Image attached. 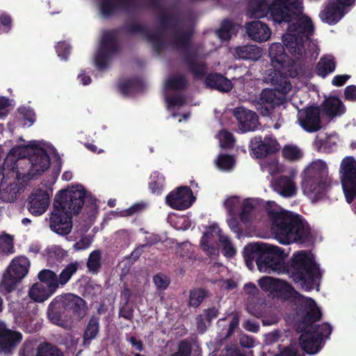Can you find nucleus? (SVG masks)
I'll list each match as a JSON object with an SVG mask.
<instances>
[{
  "mask_svg": "<svg viewBox=\"0 0 356 356\" xmlns=\"http://www.w3.org/2000/svg\"><path fill=\"white\" fill-rule=\"evenodd\" d=\"M49 204V193L41 189L31 193L29 197L27 208L33 216H38L44 213Z\"/></svg>",
  "mask_w": 356,
  "mask_h": 356,
  "instance_id": "23",
  "label": "nucleus"
},
{
  "mask_svg": "<svg viewBox=\"0 0 356 356\" xmlns=\"http://www.w3.org/2000/svg\"><path fill=\"white\" fill-rule=\"evenodd\" d=\"M341 186L347 202L356 198V161L353 156H346L341 162L339 170Z\"/></svg>",
  "mask_w": 356,
  "mask_h": 356,
  "instance_id": "12",
  "label": "nucleus"
},
{
  "mask_svg": "<svg viewBox=\"0 0 356 356\" xmlns=\"http://www.w3.org/2000/svg\"><path fill=\"white\" fill-rule=\"evenodd\" d=\"M218 232L219 241L222 245V252L223 255L227 258L233 257L236 254V250L229 238L222 234L220 230Z\"/></svg>",
  "mask_w": 356,
  "mask_h": 356,
  "instance_id": "44",
  "label": "nucleus"
},
{
  "mask_svg": "<svg viewBox=\"0 0 356 356\" xmlns=\"http://www.w3.org/2000/svg\"><path fill=\"white\" fill-rule=\"evenodd\" d=\"M220 143L222 148H232L235 143L233 134L226 130L222 131L220 134Z\"/></svg>",
  "mask_w": 356,
  "mask_h": 356,
  "instance_id": "50",
  "label": "nucleus"
},
{
  "mask_svg": "<svg viewBox=\"0 0 356 356\" xmlns=\"http://www.w3.org/2000/svg\"><path fill=\"white\" fill-rule=\"evenodd\" d=\"M220 356H246V355L242 353L237 348L230 346L221 350Z\"/></svg>",
  "mask_w": 356,
  "mask_h": 356,
  "instance_id": "58",
  "label": "nucleus"
},
{
  "mask_svg": "<svg viewBox=\"0 0 356 356\" xmlns=\"http://www.w3.org/2000/svg\"><path fill=\"white\" fill-rule=\"evenodd\" d=\"M324 115L330 119L341 116L346 111V106L342 101L336 96L325 97L323 103L318 106Z\"/></svg>",
  "mask_w": 356,
  "mask_h": 356,
  "instance_id": "25",
  "label": "nucleus"
},
{
  "mask_svg": "<svg viewBox=\"0 0 356 356\" xmlns=\"http://www.w3.org/2000/svg\"><path fill=\"white\" fill-rule=\"evenodd\" d=\"M298 122L303 130L314 133L321 129V109L316 106H307L298 113Z\"/></svg>",
  "mask_w": 356,
  "mask_h": 356,
  "instance_id": "15",
  "label": "nucleus"
},
{
  "mask_svg": "<svg viewBox=\"0 0 356 356\" xmlns=\"http://www.w3.org/2000/svg\"><path fill=\"white\" fill-rule=\"evenodd\" d=\"M164 183V176L159 172H154L150 176L149 188L152 193L161 194L163 188Z\"/></svg>",
  "mask_w": 356,
  "mask_h": 356,
  "instance_id": "42",
  "label": "nucleus"
},
{
  "mask_svg": "<svg viewBox=\"0 0 356 356\" xmlns=\"http://www.w3.org/2000/svg\"><path fill=\"white\" fill-rule=\"evenodd\" d=\"M287 31L282 36L284 45L292 56L299 59L306 54L310 44L309 35L313 31L312 21L307 16H302L289 24Z\"/></svg>",
  "mask_w": 356,
  "mask_h": 356,
  "instance_id": "8",
  "label": "nucleus"
},
{
  "mask_svg": "<svg viewBox=\"0 0 356 356\" xmlns=\"http://www.w3.org/2000/svg\"><path fill=\"white\" fill-rule=\"evenodd\" d=\"M80 267V262L74 261L68 264L65 268L62 270L58 276H57V280L58 286H64L66 284L71 277L74 275Z\"/></svg>",
  "mask_w": 356,
  "mask_h": 356,
  "instance_id": "37",
  "label": "nucleus"
},
{
  "mask_svg": "<svg viewBox=\"0 0 356 356\" xmlns=\"http://www.w3.org/2000/svg\"><path fill=\"white\" fill-rule=\"evenodd\" d=\"M207 296L205 289L197 288L191 290L189 293L188 305L195 308L198 307Z\"/></svg>",
  "mask_w": 356,
  "mask_h": 356,
  "instance_id": "43",
  "label": "nucleus"
},
{
  "mask_svg": "<svg viewBox=\"0 0 356 356\" xmlns=\"http://www.w3.org/2000/svg\"><path fill=\"white\" fill-rule=\"evenodd\" d=\"M275 190L284 197H290L296 194V186L292 179L282 175L275 181Z\"/></svg>",
  "mask_w": 356,
  "mask_h": 356,
  "instance_id": "30",
  "label": "nucleus"
},
{
  "mask_svg": "<svg viewBox=\"0 0 356 356\" xmlns=\"http://www.w3.org/2000/svg\"><path fill=\"white\" fill-rule=\"evenodd\" d=\"M17 111L21 118L25 121L24 125L28 124V126L30 127L35 122L36 116L33 108L22 106H20Z\"/></svg>",
  "mask_w": 356,
  "mask_h": 356,
  "instance_id": "46",
  "label": "nucleus"
},
{
  "mask_svg": "<svg viewBox=\"0 0 356 356\" xmlns=\"http://www.w3.org/2000/svg\"><path fill=\"white\" fill-rule=\"evenodd\" d=\"M70 204L65 191H60L56 193L49 219V227L51 231L61 236L69 234L72 229L74 209Z\"/></svg>",
  "mask_w": 356,
  "mask_h": 356,
  "instance_id": "9",
  "label": "nucleus"
},
{
  "mask_svg": "<svg viewBox=\"0 0 356 356\" xmlns=\"http://www.w3.org/2000/svg\"><path fill=\"white\" fill-rule=\"evenodd\" d=\"M243 257L247 266L255 260L258 270L266 273H286L293 282L305 291L313 290L321 277L319 265L309 250H299L284 261L286 257L278 247L263 243L245 246Z\"/></svg>",
  "mask_w": 356,
  "mask_h": 356,
  "instance_id": "1",
  "label": "nucleus"
},
{
  "mask_svg": "<svg viewBox=\"0 0 356 356\" xmlns=\"http://www.w3.org/2000/svg\"><path fill=\"white\" fill-rule=\"evenodd\" d=\"M250 147L257 159H263L279 152L280 145L275 138L266 136H255L250 140Z\"/></svg>",
  "mask_w": 356,
  "mask_h": 356,
  "instance_id": "18",
  "label": "nucleus"
},
{
  "mask_svg": "<svg viewBox=\"0 0 356 356\" xmlns=\"http://www.w3.org/2000/svg\"><path fill=\"white\" fill-rule=\"evenodd\" d=\"M345 8L346 6L334 1L321 13L320 17L323 22L329 24H335L344 15Z\"/></svg>",
  "mask_w": 356,
  "mask_h": 356,
  "instance_id": "28",
  "label": "nucleus"
},
{
  "mask_svg": "<svg viewBox=\"0 0 356 356\" xmlns=\"http://www.w3.org/2000/svg\"><path fill=\"white\" fill-rule=\"evenodd\" d=\"M61 301L69 314H74L83 318L86 315L87 308L86 301L81 297L73 293H67L59 296Z\"/></svg>",
  "mask_w": 356,
  "mask_h": 356,
  "instance_id": "24",
  "label": "nucleus"
},
{
  "mask_svg": "<svg viewBox=\"0 0 356 356\" xmlns=\"http://www.w3.org/2000/svg\"><path fill=\"white\" fill-rule=\"evenodd\" d=\"M153 282L159 290H165L170 284V280L163 274L155 275L153 277Z\"/></svg>",
  "mask_w": 356,
  "mask_h": 356,
  "instance_id": "53",
  "label": "nucleus"
},
{
  "mask_svg": "<svg viewBox=\"0 0 356 356\" xmlns=\"http://www.w3.org/2000/svg\"><path fill=\"white\" fill-rule=\"evenodd\" d=\"M194 200L195 197L189 186H179L165 197L166 204L172 209L179 211L188 209Z\"/></svg>",
  "mask_w": 356,
  "mask_h": 356,
  "instance_id": "17",
  "label": "nucleus"
},
{
  "mask_svg": "<svg viewBox=\"0 0 356 356\" xmlns=\"http://www.w3.org/2000/svg\"><path fill=\"white\" fill-rule=\"evenodd\" d=\"M186 87H188V82L183 76H172L165 81L166 89H182Z\"/></svg>",
  "mask_w": 356,
  "mask_h": 356,
  "instance_id": "47",
  "label": "nucleus"
},
{
  "mask_svg": "<svg viewBox=\"0 0 356 356\" xmlns=\"http://www.w3.org/2000/svg\"><path fill=\"white\" fill-rule=\"evenodd\" d=\"M63 191H65L66 197L70 203V205L72 206L74 215H77L81 212L84 204L88 206L96 204L97 200L90 193L87 192L82 185H77L71 189H64Z\"/></svg>",
  "mask_w": 356,
  "mask_h": 356,
  "instance_id": "16",
  "label": "nucleus"
},
{
  "mask_svg": "<svg viewBox=\"0 0 356 356\" xmlns=\"http://www.w3.org/2000/svg\"><path fill=\"white\" fill-rule=\"evenodd\" d=\"M335 69V63L330 56L322 58L316 68L317 74L323 77L325 76L327 74L333 72Z\"/></svg>",
  "mask_w": 356,
  "mask_h": 356,
  "instance_id": "39",
  "label": "nucleus"
},
{
  "mask_svg": "<svg viewBox=\"0 0 356 356\" xmlns=\"http://www.w3.org/2000/svg\"><path fill=\"white\" fill-rule=\"evenodd\" d=\"M102 253L99 250H93L89 255L86 263L88 271L97 274L102 267L101 263Z\"/></svg>",
  "mask_w": 356,
  "mask_h": 356,
  "instance_id": "41",
  "label": "nucleus"
},
{
  "mask_svg": "<svg viewBox=\"0 0 356 356\" xmlns=\"http://www.w3.org/2000/svg\"><path fill=\"white\" fill-rule=\"evenodd\" d=\"M233 115L237 120L239 128L243 132L254 131L259 125V119L256 113L243 107L235 108Z\"/></svg>",
  "mask_w": 356,
  "mask_h": 356,
  "instance_id": "22",
  "label": "nucleus"
},
{
  "mask_svg": "<svg viewBox=\"0 0 356 356\" xmlns=\"http://www.w3.org/2000/svg\"><path fill=\"white\" fill-rule=\"evenodd\" d=\"M57 52L58 56L63 58H67V55L70 53V47L65 42H59L56 47Z\"/></svg>",
  "mask_w": 356,
  "mask_h": 356,
  "instance_id": "61",
  "label": "nucleus"
},
{
  "mask_svg": "<svg viewBox=\"0 0 356 356\" xmlns=\"http://www.w3.org/2000/svg\"><path fill=\"white\" fill-rule=\"evenodd\" d=\"M268 214L271 234L280 244L303 243L308 239L309 229L305 225L300 215L286 210H271Z\"/></svg>",
  "mask_w": 356,
  "mask_h": 356,
  "instance_id": "2",
  "label": "nucleus"
},
{
  "mask_svg": "<svg viewBox=\"0 0 356 356\" xmlns=\"http://www.w3.org/2000/svg\"><path fill=\"white\" fill-rule=\"evenodd\" d=\"M191 35L192 31H186L178 25L170 14L162 13L159 28L148 33L147 37L155 49L159 51L168 45L177 49L183 48L188 43Z\"/></svg>",
  "mask_w": 356,
  "mask_h": 356,
  "instance_id": "4",
  "label": "nucleus"
},
{
  "mask_svg": "<svg viewBox=\"0 0 356 356\" xmlns=\"http://www.w3.org/2000/svg\"><path fill=\"white\" fill-rule=\"evenodd\" d=\"M304 308V310L305 311V314L302 318V323L303 325H305L309 330L314 332L316 336L318 337H321L322 340L323 339V337L328 338L332 332V327L331 325L327 323H323L321 325H315L314 323L316 321H318L322 316L321 312L318 307L316 306V303L315 302V306L312 308V311L317 309L320 312L319 318L312 321L310 319L309 321H306L305 320V316H307V313L309 312V309H307L306 307H302Z\"/></svg>",
  "mask_w": 356,
  "mask_h": 356,
  "instance_id": "26",
  "label": "nucleus"
},
{
  "mask_svg": "<svg viewBox=\"0 0 356 356\" xmlns=\"http://www.w3.org/2000/svg\"><path fill=\"white\" fill-rule=\"evenodd\" d=\"M184 90H164L163 97L167 109L170 111L179 108L187 104V97L183 94Z\"/></svg>",
  "mask_w": 356,
  "mask_h": 356,
  "instance_id": "29",
  "label": "nucleus"
},
{
  "mask_svg": "<svg viewBox=\"0 0 356 356\" xmlns=\"http://www.w3.org/2000/svg\"><path fill=\"white\" fill-rule=\"evenodd\" d=\"M233 54L235 58L256 60L261 56V50L256 45H244L236 47Z\"/></svg>",
  "mask_w": 356,
  "mask_h": 356,
  "instance_id": "32",
  "label": "nucleus"
},
{
  "mask_svg": "<svg viewBox=\"0 0 356 356\" xmlns=\"http://www.w3.org/2000/svg\"><path fill=\"white\" fill-rule=\"evenodd\" d=\"M118 50L117 36L114 31H106L95 56V64L99 70L106 67L111 55Z\"/></svg>",
  "mask_w": 356,
  "mask_h": 356,
  "instance_id": "14",
  "label": "nucleus"
},
{
  "mask_svg": "<svg viewBox=\"0 0 356 356\" xmlns=\"http://www.w3.org/2000/svg\"><path fill=\"white\" fill-rule=\"evenodd\" d=\"M192 343L188 339H183L178 344L177 351L171 356H191Z\"/></svg>",
  "mask_w": 356,
  "mask_h": 356,
  "instance_id": "48",
  "label": "nucleus"
},
{
  "mask_svg": "<svg viewBox=\"0 0 356 356\" xmlns=\"http://www.w3.org/2000/svg\"><path fill=\"white\" fill-rule=\"evenodd\" d=\"M243 328L249 332H258L259 330V325L253 321L248 320L243 323Z\"/></svg>",
  "mask_w": 356,
  "mask_h": 356,
  "instance_id": "64",
  "label": "nucleus"
},
{
  "mask_svg": "<svg viewBox=\"0 0 356 356\" xmlns=\"http://www.w3.org/2000/svg\"><path fill=\"white\" fill-rule=\"evenodd\" d=\"M247 33L249 37L257 42H265L271 35L270 29L268 26L260 22L254 21L247 25Z\"/></svg>",
  "mask_w": 356,
  "mask_h": 356,
  "instance_id": "27",
  "label": "nucleus"
},
{
  "mask_svg": "<svg viewBox=\"0 0 356 356\" xmlns=\"http://www.w3.org/2000/svg\"><path fill=\"white\" fill-rule=\"evenodd\" d=\"M258 283L259 287L268 293V296L281 298L289 300L297 306L306 307L309 309V311L305 318L306 321H309L310 319L314 321L319 318L320 312L318 310L315 309L314 312H312V308L315 306L314 300L304 296L286 281L266 276L261 277Z\"/></svg>",
  "mask_w": 356,
  "mask_h": 356,
  "instance_id": "5",
  "label": "nucleus"
},
{
  "mask_svg": "<svg viewBox=\"0 0 356 356\" xmlns=\"http://www.w3.org/2000/svg\"><path fill=\"white\" fill-rule=\"evenodd\" d=\"M300 176L303 193L313 196L316 200H319L325 195L332 182V179L328 175L327 165L321 160L311 163Z\"/></svg>",
  "mask_w": 356,
  "mask_h": 356,
  "instance_id": "7",
  "label": "nucleus"
},
{
  "mask_svg": "<svg viewBox=\"0 0 356 356\" xmlns=\"http://www.w3.org/2000/svg\"><path fill=\"white\" fill-rule=\"evenodd\" d=\"M91 239L88 236L81 237V239L73 245V248L76 251L86 250L90 245Z\"/></svg>",
  "mask_w": 356,
  "mask_h": 356,
  "instance_id": "57",
  "label": "nucleus"
},
{
  "mask_svg": "<svg viewBox=\"0 0 356 356\" xmlns=\"http://www.w3.org/2000/svg\"><path fill=\"white\" fill-rule=\"evenodd\" d=\"M22 340L21 332L7 327L6 324L0 321V350L4 353H11Z\"/></svg>",
  "mask_w": 356,
  "mask_h": 356,
  "instance_id": "19",
  "label": "nucleus"
},
{
  "mask_svg": "<svg viewBox=\"0 0 356 356\" xmlns=\"http://www.w3.org/2000/svg\"><path fill=\"white\" fill-rule=\"evenodd\" d=\"M35 149L33 155L30 159L31 168L28 171L30 179H35L46 171L50 165V157L46 149L38 148L36 142L28 145H17L10 149L7 156L15 158L17 160L26 157L28 149Z\"/></svg>",
  "mask_w": 356,
  "mask_h": 356,
  "instance_id": "10",
  "label": "nucleus"
},
{
  "mask_svg": "<svg viewBox=\"0 0 356 356\" xmlns=\"http://www.w3.org/2000/svg\"><path fill=\"white\" fill-rule=\"evenodd\" d=\"M298 330L302 332L299 337L301 348L309 355L316 354L322 348V339L316 336L302 323L298 325Z\"/></svg>",
  "mask_w": 356,
  "mask_h": 356,
  "instance_id": "20",
  "label": "nucleus"
},
{
  "mask_svg": "<svg viewBox=\"0 0 356 356\" xmlns=\"http://www.w3.org/2000/svg\"><path fill=\"white\" fill-rule=\"evenodd\" d=\"M218 314H219L218 309L216 307H213L204 309L203 311V314L202 315L204 316L207 322L209 323V325H210L212 321L218 317Z\"/></svg>",
  "mask_w": 356,
  "mask_h": 356,
  "instance_id": "56",
  "label": "nucleus"
},
{
  "mask_svg": "<svg viewBox=\"0 0 356 356\" xmlns=\"http://www.w3.org/2000/svg\"><path fill=\"white\" fill-rule=\"evenodd\" d=\"M275 356H301L298 350L292 346L285 347L282 351Z\"/></svg>",
  "mask_w": 356,
  "mask_h": 356,
  "instance_id": "60",
  "label": "nucleus"
},
{
  "mask_svg": "<svg viewBox=\"0 0 356 356\" xmlns=\"http://www.w3.org/2000/svg\"><path fill=\"white\" fill-rule=\"evenodd\" d=\"M17 160L10 156H7L3 164V170H8L15 172L17 170Z\"/></svg>",
  "mask_w": 356,
  "mask_h": 356,
  "instance_id": "55",
  "label": "nucleus"
},
{
  "mask_svg": "<svg viewBox=\"0 0 356 356\" xmlns=\"http://www.w3.org/2000/svg\"><path fill=\"white\" fill-rule=\"evenodd\" d=\"M234 164L233 157L228 154H221L217 160V165L220 169L229 170Z\"/></svg>",
  "mask_w": 356,
  "mask_h": 356,
  "instance_id": "51",
  "label": "nucleus"
},
{
  "mask_svg": "<svg viewBox=\"0 0 356 356\" xmlns=\"http://www.w3.org/2000/svg\"><path fill=\"white\" fill-rule=\"evenodd\" d=\"M30 267V261L25 256L13 259L4 272L1 280V286L7 292L10 293L16 289V285L27 275Z\"/></svg>",
  "mask_w": 356,
  "mask_h": 356,
  "instance_id": "11",
  "label": "nucleus"
},
{
  "mask_svg": "<svg viewBox=\"0 0 356 356\" xmlns=\"http://www.w3.org/2000/svg\"><path fill=\"white\" fill-rule=\"evenodd\" d=\"M252 0L249 8L250 18H262L268 13L270 14L272 19L277 23L282 22H296V19L302 15L301 0Z\"/></svg>",
  "mask_w": 356,
  "mask_h": 356,
  "instance_id": "3",
  "label": "nucleus"
},
{
  "mask_svg": "<svg viewBox=\"0 0 356 356\" xmlns=\"http://www.w3.org/2000/svg\"><path fill=\"white\" fill-rule=\"evenodd\" d=\"M40 284H44L46 287L56 291L58 287L57 275L49 269H43L38 275Z\"/></svg>",
  "mask_w": 356,
  "mask_h": 356,
  "instance_id": "35",
  "label": "nucleus"
},
{
  "mask_svg": "<svg viewBox=\"0 0 356 356\" xmlns=\"http://www.w3.org/2000/svg\"><path fill=\"white\" fill-rule=\"evenodd\" d=\"M291 90H261L260 95L252 103L263 116H269L276 106L282 105L286 100L285 95Z\"/></svg>",
  "mask_w": 356,
  "mask_h": 356,
  "instance_id": "13",
  "label": "nucleus"
},
{
  "mask_svg": "<svg viewBox=\"0 0 356 356\" xmlns=\"http://www.w3.org/2000/svg\"><path fill=\"white\" fill-rule=\"evenodd\" d=\"M99 332V318L97 316H92L84 330L83 339V345L88 346L91 341L94 339Z\"/></svg>",
  "mask_w": 356,
  "mask_h": 356,
  "instance_id": "34",
  "label": "nucleus"
},
{
  "mask_svg": "<svg viewBox=\"0 0 356 356\" xmlns=\"http://www.w3.org/2000/svg\"><path fill=\"white\" fill-rule=\"evenodd\" d=\"M282 154L284 159L289 161H299L303 156L300 149L295 145H284L282 150Z\"/></svg>",
  "mask_w": 356,
  "mask_h": 356,
  "instance_id": "40",
  "label": "nucleus"
},
{
  "mask_svg": "<svg viewBox=\"0 0 356 356\" xmlns=\"http://www.w3.org/2000/svg\"><path fill=\"white\" fill-rule=\"evenodd\" d=\"M254 208L253 200L250 198L245 199L242 204V209L240 213V218L242 222H248L250 213Z\"/></svg>",
  "mask_w": 356,
  "mask_h": 356,
  "instance_id": "49",
  "label": "nucleus"
},
{
  "mask_svg": "<svg viewBox=\"0 0 356 356\" xmlns=\"http://www.w3.org/2000/svg\"><path fill=\"white\" fill-rule=\"evenodd\" d=\"M190 70L195 76H204L206 73L205 65L199 60H193L189 64Z\"/></svg>",
  "mask_w": 356,
  "mask_h": 356,
  "instance_id": "52",
  "label": "nucleus"
},
{
  "mask_svg": "<svg viewBox=\"0 0 356 356\" xmlns=\"http://www.w3.org/2000/svg\"><path fill=\"white\" fill-rule=\"evenodd\" d=\"M206 321V319L202 314H200L196 317L197 330L198 333L204 334L207 330Z\"/></svg>",
  "mask_w": 356,
  "mask_h": 356,
  "instance_id": "59",
  "label": "nucleus"
},
{
  "mask_svg": "<svg viewBox=\"0 0 356 356\" xmlns=\"http://www.w3.org/2000/svg\"><path fill=\"white\" fill-rule=\"evenodd\" d=\"M269 57L275 70H268L264 76V82L271 84L274 89H289L291 83L287 76L293 77L297 74L294 62L284 51V47L276 42L269 48Z\"/></svg>",
  "mask_w": 356,
  "mask_h": 356,
  "instance_id": "6",
  "label": "nucleus"
},
{
  "mask_svg": "<svg viewBox=\"0 0 356 356\" xmlns=\"http://www.w3.org/2000/svg\"><path fill=\"white\" fill-rule=\"evenodd\" d=\"M120 316L131 321L134 318V309L131 307H123L120 309Z\"/></svg>",
  "mask_w": 356,
  "mask_h": 356,
  "instance_id": "62",
  "label": "nucleus"
},
{
  "mask_svg": "<svg viewBox=\"0 0 356 356\" xmlns=\"http://www.w3.org/2000/svg\"><path fill=\"white\" fill-rule=\"evenodd\" d=\"M61 300L59 296L54 298L48 306L47 314L52 323L64 327L71 315L65 310Z\"/></svg>",
  "mask_w": 356,
  "mask_h": 356,
  "instance_id": "21",
  "label": "nucleus"
},
{
  "mask_svg": "<svg viewBox=\"0 0 356 356\" xmlns=\"http://www.w3.org/2000/svg\"><path fill=\"white\" fill-rule=\"evenodd\" d=\"M55 291L46 287L44 284L36 282L29 289V296L34 302H42L51 296Z\"/></svg>",
  "mask_w": 356,
  "mask_h": 356,
  "instance_id": "31",
  "label": "nucleus"
},
{
  "mask_svg": "<svg viewBox=\"0 0 356 356\" xmlns=\"http://www.w3.org/2000/svg\"><path fill=\"white\" fill-rule=\"evenodd\" d=\"M35 356H64V354L56 346L43 342L38 346Z\"/></svg>",
  "mask_w": 356,
  "mask_h": 356,
  "instance_id": "38",
  "label": "nucleus"
},
{
  "mask_svg": "<svg viewBox=\"0 0 356 356\" xmlns=\"http://www.w3.org/2000/svg\"><path fill=\"white\" fill-rule=\"evenodd\" d=\"M244 291L247 294L252 298L256 297L259 293L258 288L252 282L247 283L244 285Z\"/></svg>",
  "mask_w": 356,
  "mask_h": 356,
  "instance_id": "63",
  "label": "nucleus"
},
{
  "mask_svg": "<svg viewBox=\"0 0 356 356\" xmlns=\"http://www.w3.org/2000/svg\"><path fill=\"white\" fill-rule=\"evenodd\" d=\"M236 26L229 21H224L216 35L222 40H228L236 32Z\"/></svg>",
  "mask_w": 356,
  "mask_h": 356,
  "instance_id": "45",
  "label": "nucleus"
},
{
  "mask_svg": "<svg viewBox=\"0 0 356 356\" xmlns=\"http://www.w3.org/2000/svg\"><path fill=\"white\" fill-rule=\"evenodd\" d=\"M131 0H102L100 10L104 16H108L115 11L128 7Z\"/></svg>",
  "mask_w": 356,
  "mask_h": 356,
  "instance_id": "33",
  "label": "nucleus"
},
{
  "mask_svg": "<svg viewBox=\"0 0 356 356\" xmlns=\"http://www.w3.org/2000/svg\"><path fill=\"white\" fill-rule=\"evenodd\" d=\"M13 248V238L10 235L0 236V249L5 253H10Z\"/></svg>",
  "mask_w": 356,
  "mask_h": 356,
  "instance_id": "54",
  "label": "nucleus"
},
{
  "mask_svg": "<svg viewBox=\"0 0 356 356\" xmlns=\"http://www.w3.org/2000/svg\"><path fill=\"white\" fill-rule=\"evenodd\" d=\"M206 85L216 89H228L232 87L231 81L219 74H212L206 79Z\"/></svg>",
  "mask_w": 356,
  "mask_h": 356,
  "instance_id": "36",
  "label": "nucleus"
}]
</instances>
